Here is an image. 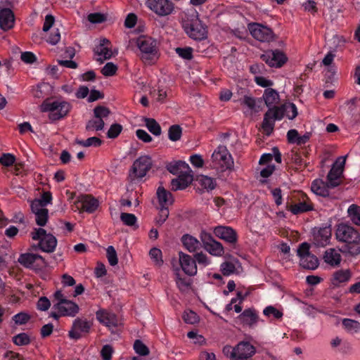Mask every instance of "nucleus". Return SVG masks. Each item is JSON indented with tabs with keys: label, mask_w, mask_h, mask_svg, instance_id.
<instances>
[{
	"label": "nucleus",
	"mask_w": 360,
	"mask_h": 360,
	"mask_svg": "<svg viewBox=\"0 0 360 360\" xmlns=\"http://www.w3.org/2000/svg\"><path fill=\"white\" fill-rule=\"evenodd\" d=\"M261 59L269 67L280 68L288 61V57L279 49L268 50L261 56Z\"/></svg>",
	"instance_id": "12"
},
{
	"label": "nucleus",
	"mask_w": 360,
	"mask_h": 360,
	"mask_svg": "<svg viewBox=\"0 0 360 360\" xmlns=\"http://www.w3.org/2000/svg\"><path fill=\"white\" fill-rule=\"evenodd\" d=\"M182 319L188 324H195L199 321V316L192 310L184 311Z\"/></svg>",
	"instance_id": "43"
},
{
	"label": "nucleus",
	"mask_w": 360,
	"mask_h": 360,
	"mask_svg": "<svg viewBox=\"0 0 360 360\" xmlns=\"http://www.w3.org/2000/svg\"><path fill=\"white\" fill-rule=\"evenodd\" d=\"M122 130V126L120 124H113L110 126L109 130L107 132V136L109 139L117 138Z\"/></svg>",
	"instance_id": "55"
},
{
	"label": "nucleus",
	"mask_w": 360,
	"mask_h": 360,
	"mask_svg": "<svg viewBox=\"0 0 360 360\" xmlns=\"http://www.w3.org/2000/svg\"><path fill=\"white\" fill-rule=\"evenodd\" d=\"M264 316L271 318L273 317L275 319H280L283 317V312L273 306H268L263 310Z\"/></svg>",
	"instance_id": "44"
},
{
	"label": "nucleus",
	"mask_w": 360,
	"mask_h": 360,
	"mask_svg": "<svg viewBox=\"0 0 360 360\" xmlns=\"http://www.w3.org/2000/svg\"><path fill=\"white\" fill-rule=\"evenodd\" d=\"M104 124L103 120L96 118L95 120H91L87 122L86 129L87 131H101L103 129Z\"/></svg>",
	"instance_id": "41"
},
{
	"label": "nucleus",
	"mask_w": 360,
	"mask_h": 360,
	"mask_svg": "<svg viewBox=\"0 0 360 360\" xmlns=\"http://www.w3.org/2000/svg\"><path fill=\"white\" fill-rule=\"evenodd\" d=\"M186 163L183 161H174L168 163L166 166L167 169L173 174H179L182 173L181 172V167H184Z\"/></svg>",
	"instance_id": "46"
},
{
	"label": "nucleus",
	"mask_w": 360,
	"mask_h": 360,
	"mask_svg": "<svg viewBox=\"0 0 360 360\" xmlns=\"http://www.w3.org/2000/svg\"><path fill=\"white\" fill-rule=\"evenodd\" d=\"M200 238L202 243L203 248L210 255L215 257H220L224 253L222 244L217 241L210 233L202 231L200 233Z\"/></svg>",
	"instance_id": "9"
},
{
	"label": "nucleus",
	"mask_w": 360,
	"mask_h": 360,
	"mask_svg": "<svg viewBox=\"0 0 360 360\" xmlns=\"http://www.w3.org/2000/svg\"><path fill=\"white\" fill-rule=\"evenodd\" d=\"M330 225L314 228L313 230V242L316 246L324 247L330 243Z\"/></svg>",
	"instance_id": "17"
},
{
	"label": "nucleus",
	"mask_w": 360,
	"mask_h": 360,
	"mask_svg": "<svg viewBox=\"0 0 360 360\" xmlns=\"http://www.w3.org/2000/svg\"><path fill=\"white\" fill-rule=\"evenodd\" d=\"M77 143L84 147H98L101 145L102 141L96 136L88 138L86 140L78 141Z\"/></svg>",
	"instance_id": "47"
},
{
	"label": "nucleus",
	"mask_w": 360,
	"mask_h": 360,
	"mask_svg": "<svg viewBox=\"0 0 360 360\" xmlns=\"http://www.w3.org/2000/svg\"><path fill=\"white\" fill-rule=\"evenodd\" d=\"M335 237L339 242L345 243L344 252L352 256L360 255V233L354 227L345 223L338 224Z\"/></svg>",
	"instance_id": "2"
},
{
	"label": "nucleus",
	"mask_w": 360,
	"mask_h": 360,
	"mask_svg": "<svg viewBox=\"0 0 360 360\" xmlns=\"http://www.w3.org/2000/svg\"><path fill=\"white\" fill-rule=\"evenodd\" d=\"M262 100L264 101V103L269 109L272 108L274 104L276 103L279 101V95L277 91L271 88H267L264 90Z\"/></svg>",
	"instance_id": "31"
},
{
	"label": "nucleus",
	"mask_w": 360,
	"mask_h": 360,
	"mask_svg": "<svg viewBox=\"0 0 360 360\" xmlns=\"http://www.w3.org/2000/svg\"><path fill=\"white\" fill-rule=\"evenodd\" d=\"M300 265L304 269L314 270L319 266V259L312 254L300 260Z\"/></svg>",
	"instance_id": "33"
},
{
	"label": "nucleus",
	"mask_w": 360,
	"mask_h": 360,
	"mask_svg": "<svg viewBox=\"0 0 360 360\" xmlns=\"http://www.w3.org/2000/svg\"><path fill=\"white\" fill-rule=\"evenodd\" d=\"M134 349L136 354L141 356H146L149 354V349L140 340H136L134 343Z\"/></svg>",
	"instance_id": "48"
},
{
	"label": "nucleus",
	"mask_w": 360,
	"mask_h": 360,
	"mask_svg": "<svg viewBox=\"0 0 360 360\" xmlns=\"http://www.w3.org/2000/svg\"><path fill=\"white\" fill-rule=\"evenodd\" d=\"M148 8L159 16H166L172 13L174 4L169 0H147Z\"/></svg>",
	"instance_id": "14"
},
{
	"label": "nucleus",
	"mask_w": 360,
	"mask_h": 360,
	"mask_svg": "<svg viewBox=\"0 0 360 360\" xmlns=\"http://www.w3.org/2000/svg\"><path fill=\"white\" fill-rule=\"evenodd\" d=\"M184 248L190 252H193L201 246L200 242L195 237L189 235L184 234L181 239Z\"/></svg>",
	"instance_id": "30"
},
{
	"label": "nucleus",
	"mask_w": 360,
	"mask_h": 360,
	"mask_svg": "<svg viewBox=\"0 0 360 360\" xmlns=\"http://www.w3.org/2000/svg\"><path fill=\"white\" fill-rule=\"evenodd\" d=\"M194 257L195 263L198 262L200 265H202L203 266H208L211 263L207 256L202 252L195 254Z\"/></svg>",
	"instance_id": "61"
},
{
	"label": "nucleus",
	"mask_w": 360,
	"mask_h": 360,
	"mask_svg": "<svg viewBox=\"0 0 360 360\" xmlns=\"http://www.w3.org/2000/svg\"><path fill=\"white\" fill-rule=\"evenodd\" d=\"M12 340L18 346H25L30 343V338L25 333H21L13 336Z\"/></svg>",
	"instance_id": "42"
},
{
	"label": "nucleus",
	"mask_w": 360,
	"mask_h": 360,
	"mask_svg": "<svg viewBox=\"0 0 360 360\" xmlns=\"http://www.w3.org/2000/svg\"><path fill=\"white\" fill-rule=\"evenodd\" d=\"M117 66L112 63H107L101 69V73L105 77H110L116 73Z\"/></svg>",
	"instance_id": "56"
},
{
	"label": "nucleus",
	"mask_w": 360,
	"mask_h": 360,
	"mask_svg": "<svg viewBox=\"0 0 360 360\" xmlns=\"http://www.w3.org/2000/svg\"><path fill=\"white\" fill-rule=\"evenodd\" d=\"M211 158L213 166L221 172L231 171L233 168V159L225 146L219 145L214 150Z\"/></svg>",
	"instance_id": "6"
},
{
	"label": "nucleus",
	"mask_w": 360,
	"mask_h": 360,
	"mask_svg": "<svg viewBox=\"0 0 360 360\" xmlns=\"http://www.w3.org/2000/svg\"><path fill=\"white\" fill-rule=\"evenodd\" d=\"M346 162L345 157H339L334 162L332 168L329 171L326 180L328 182V186L331 188H335L339 186L341 183V176L343 172L344 166Z\"/></svg>",
	"instance_id": "11"
},
{
	"label": "nucleus",
	"mask_w": 360,
	"mask_h": 360,
	"mask_svg": "<svg viewBox=\"0 0 360 360\" xmlns=\"http://www.w3.org/2000/svg\"><path fill=\"white\" fill-rule=\"evenodd\" d=\"M112 353V347L109 345H105L101 349V356L103 360H111Z\"/></svg>",
	"instance_id": "63"
},
{
	"label": "nucleus",
	"mask_w": 360,
	"mask_h": 360,
	"mask_svg": "<svg viewBox=\"0 0 360 360\" xmlns=\"http://www.w3.org/2000/svg\"><path fill=\"white\" fill-rule=\"evenodd\" d=\"M149 255L152 259H154L155 263L160 266L163 263L162 259V252L157 248H153L149 252Z\"/></svg>",
	"instance_id": "59"
},
{
	"label": "nucleus",
	"mask_w": 360,
	"mask_h": 360,
	"mask_svg": "<svg viewBox=\"0 0 360 360\" xmlns=\"http://www.w3.org/2000/svg\"><path fill=\"white\" fill-rule=\"evenodd\" d=\"M285 115L289 120L295 119L297 115V108L295 104L290 103L288 105H274L268 109L264 115L262 124V128L266 135H271L274 129L275 121L281 120Z\"/></svg>",
	"instance_id": "1"
},
{
	"label": "nucleus",
	"mask_w": 360,
	"mask_h": 360,
	"mask_svg": "<svg viewBox=\"0 0 360 360\" xmlns=\"http://www.w3.org/2000/svg\"><path fill=\"white\" fill-rule=\"evenodd\" d=\"M71 105L65 101L46 98L40 105L41 112H49V118L52 122L64 118L70 112Z\"/></svg>",
	"instance_id": "3"
},
{
	"label": "nucleus",
	"mask_w": 360,
	"mask_h": 360,
	"mask_svg": "<svg viewBox=\"0 0 360 360\" xmlns=\"http://www.w3.org/2000/svg\"><path fill=\"white\" fill-rule=\"evenodd\" d=\"M20 58L24 63L27 64H32L37 60L36 56L30 51H25L22 53Z\"/></svg>",
	"instance_id": "64"
},
{
	"label": "nucleus",
	"mask_w": 360,
	"mask_h": 360,
	"mask_svg": "<svg viewBox=\"0 0 360 360\" xmlns=\"http://www.w3.org/2000/svg\"><path fill=\"white\" fill-rule=\"evenodd\" d=\"M110 41L105 39H101L99 41V44L96 45L94 49L95 54L103 57V59L101 58L97 59L101 63H103L104 60H108L111 58L112 56V51L110 47Z\"/></svg>",
	"instance_id": "23"
},
{
	"label": "nucleus",
	"mask_w": 360,
	"mask_h": 360,
	"mask_svg": "<svg viewBox=\"0 0 360 360\" xmlns=\"http://www.w3.org/2000/svg\"><path fill=\"white\" fill-rule=\"evenodd\" d=\"M93 323L81 318H77L73 321L72 328L68 333V336L70 339L77 340L82 337L86 335L89 333Z\"/></svg>",
	"instance_id": "13"
},
{
	"label": "nucleus",
	"mask_w": 360,
	"mask_h": 360,
	"mask_svg": "<svg viewBox=\"0 0 360 360\" xmlns=\"http://www.w3.org/2000/svg\"><path fill=\"white\" fill-rule=\"evenodd\" d=\"M238 318L243 325L250 328L255 327L259 320V316L256 311L250 308L245 309Z\"/></svg>",
	"instance_id": "26"
},
{
	"label": "nucleus",
	"mask_w": 360,
	"mask_h": 360,
	"mask_svg": "<svg viewBox=\"0 0 360 360\" xmlns=\"http://www.w3.org/2000/svg\"><path fill=\"white\" fill-rule=\"evenodd\" d=\"M18 262L26 268L41 267L46 265L43 257L33 253L21 254L18 258Z\"/></svg>",
	"instance_id": "20"
},
{
	"label": "nucleus",
	"mask_w": 360,
	"mask_h": 360,
	"mask_svg": "<svg viewBox=\"0 0 360 360\" xmlns=\"http://www.w3.org/2000/svg\"><path fill=\"white\" fill-rule=\"evenodd\" d=\"M145 124L148 131L155 136H160L162 133L161 127L153 118H145Z\"/></svg>",
	"instance_id": "38"
},
{
	"label": "nucleus",
	"mask_w": 360,
	"mask_h": 360,
	"mask_svg": "<svg viewBox=\"0 0 360 360\" xmlns=\"http://www.w3.org/2000/svg\"><path fill=\"white\" fill-rule=\"evenodd\" d=\"M15 17L13 12L8 8L0 10V27L7 31L13 27Z\"/></svg>",
	"instance_id": "24"
},
{
	"label": "nucleus",
	"mask_w": 360,
	"mask_h": 360,
	"mask_svg": "<svg viewBox=\"0 0 360 360\" xmlns=\"http://www.w3.org/2000/svg\"><path fill=\"white\" fill-rule=\"evenodd\" d=\"M221 271L224 276H229L236 270L235 265L231 262H224L221 264Z\"/></svg>",
	"instance_id": "60"
},
{
	"label": "nucleus",
	"mask_w": 360,
	"mask_h": 360,
	"mask_svg": "<svg viewBox=\"0 0 360 360\" xmlns=\"http://www.w3.org/2000/svg\"><path fill=\"white\" fill-rule=\"evenodd\" d=\"M175 51L179 57L184 60H190L193 58V49L190 46L177 47Z\"/></svg>",
	"instance_id": "40"
},
{
	"label": "nucleus",
	"mask_w": 360,
	"mask_h": 360,
	"mask_svg": "<svg viewBox=\"0 0 360 360\" xmlns=\"http://www.w3.org/2000/svg\"><path fill=\"white\" fill-rule=\"evenodd\" d=\"M156 193L160 207H162V205L167 207L169 205L172 204L173 198L172 193L164 187L159 186Z\"/></svg>",
	"instance_id": "32"
},
{
	"label": "nucleus",
	"mask_w": 360,
	"mask_h": 360,
	"mask_svg": "<svg viewBox=\"0 0 360 360\" xmlns=\"http://www.w3.org/2000/svg\"><path fill=\"white\" fill-rule=\"evenodd\" d=\"M49 218V210L46 209L41 212L35 214V221L38 226H44L46 225Z\"/></svg>",
	"instance_id": "54"
},
{
	"label": "nucleus",
	"mask_w": 360,
	"mask_h": 360,
	"mask_svg": "<svg viewBox=\"0 0 360 360\" xmlns=\"http://www.w3.org/2000/svg\"><path fill=\"white\" fill-rule=\"evenodd\" d=\"M323 260L328 264L335 266L341 262V255L338 250L334 248H329L326 250L323 255Z\"/></svg>",
	"instance_id": "28"
},
{
	"label": "nucleus",
	"mask_w": 360,
	"mask_h": 360,
	"mask_svg": "<svg viewBox=\"0 0 360 360\" xmlns=\"http://www.w3.org/2000/svg\"><path fill=\"white\" fill-rule=\"evenodd\" d=\"M236 351V359L234 360H253L252 356L256 352V349L248 341H241L235 347Z\"/></svg>",
	"instance_id": "19"
},
{
	"label": "nucleus",
	"mask_w": 360,
	"mask_h": 360,
	"mask_svg": "<svg viewBox=\"0 0 360 360\" xmlns=\"http://www.w3.org/2000/svg\"><path fill=\"white\" fill-rule=\"evenodd\" d=\"M151 165L150 158L148 156H141L134 162L131 172L135 177L143 178L150 169Z\"/></svg>",
	"instance_id": "15"
},
{
	"label": "nucleus",
	"mask_w": 360,
	"mask_h": 360,
	"mask_svg": "<svg viewBox=\"0 0 360 360\" xmlns=\"http://www.w3.org/2000/svg\"><path fill=\"white\" fill-rule=\"evenodd\" d=\"M310 245L309 243L304 242L301 243L297 250V256L300 257V260H302V258L308 257V255H312L309 252Z\"/></svg>",
	"instance_id": "53"
},
{
	"label": "nucleus",
	"mask_w": 360,
	"mask_h": 360,
	"mask_svg": "<svg viewBox=\"0 0 360 360\" xmlns=\"http://www.w3.org/2000/svg\"><path fill=\"white\" fill-rule=\"evenodd\" d=\"M302 154H304V155H307V153H305L304 150H302L301 152H295L292 155V162L300 167L305 168L307 167V163L303 160Z\"/></svg>",
	"instance_id": "51"
},
{
	"label": "nucleus",
	"mask_w": 360,
	"mask_h": 360,
	"mask_svg": "<svg viewBox=\"0 0 360 360\" xmlns=\"http://www.w3.org/2000/svg\"><path fill=\"white\" fill-rule=\"evenodd\" d=\"M192 181V177L187 173H181L178 177L172 180V189L174 191L185 189Z\"/></svg>",
	"instance_id": "27"
},
{
	"label": "nucleus",
	"mask_w": 360,
	"mask_h": 360,
	"mask_svg": "<svg viewBox=\"0 0 360 360\" xmlns=\"http://www.w3.org/2000/svg\"><path fill=\"white\" fill-rule=\"evenodd\" d=\"M285 208L295 215L314 210L313 205L309 198L302 192L294 193L292 195L291 200L286 202Z\"/></svg>",
	"instance_id": "4"
},
{
	"label": "nucleus",
	"mask_w": 360,
	"mask_h": 360,
	"mask_svg": "<svg viewBox=\"0 0 360 360\" xmlns=\"http://www.w3.org/2000/svg\"><path fill=\"white\" fill-rule=\"evenodd\" d=\"M214 235L225 242L234 245L238 241L236 231L230 226H218L214 229Z\"/></svg>",
	"instance_id": "21"
},
{
	"label": "nucleus",
	"mask_w": 360,
	"mask_h": 360,
	"mask_svg": "<svg viewBox=\"0 0 360 360\" xmlns=\"http://www.w3.org/2000/svg\"><path fill=\"white\" fill-rule=\"evenodd\" d=\"M120 219L124 224L132 226L136 224L137 218L134 214L122 212L120 214Z\"/></svg>",
	"instance_id": "49"
},
{
	"label": "nucleus",
	"mask_w": 360,
	"mask_h": 360,
	"mask_svg": "<svg viewBox=\"0 0 360 360\" xmlns=\"http://www.w3.org/2000/svg\"><path fill=\"white\" fill-rule=\"evenodd\" d=\"M15 161V157L11 153H4L0 157V163L5 167H10L13 165Z\"/></svg>",
	"instance_id": "57"
},
{
	"label": "nucleus",
	"mask_w": 360,
	"mask_h": 360,
	"mask_svg": "<svg viewBox=\"0 0 360 360\" xmlns=\"http://www.w3.org/2000/svg\"><path fill=\"white\" fill-rule=\"evenodd\" d=\"M34 240H39L38 246L43 252L51 253L54 252L57 245L56 238L51 233H47L42 228H35L31 233Z\"/></svg>",
	"instance_id": "7"
},
{
	"label": "nucleus",
	"mask_w": 360,
	"mask_h": 360,
	"mask_svg": "<svg viewBox=\"0 0 360 360\" xmlns=\"http://www.w3.org/2000/svg\"><path fill=\"white\" fill-rule=\"evenodd\" d=\"M352 276V273L349 269L346 270H338L333 274V284L338 285L341 283L347 282Z\"/></svg>",
	"instance_id": "34"
},
{
	"label": "nucleus",
	"mask_w": 360,
	"mask_h": 360,
	"mask_svg": "<svg viewBox=\"0 0 360 360\" xmlns=\"http://www.w3.org/2000/svg\"><path fill=\"white\" fill-rule=\"evenodd\" d=\"M195 19L184 22L183 27L186 33L192 39L200 40L206 37L207 32L201 25L199 20V15L195 10Z\"/></svg>",
	"instance_id": "10"
},
{
	"label": "nucleus",
	"mask_w": 360,
	"mask_h": 360,
	"mask_svg": "<svg viewBox=\"0 0 360 360\" xmlns=\"http://www.w3.org/2000/svg\"><path fill=\"white\" fill-rule=\"evenodd\" d=\"M329 188L328 186V182L325 183L322 180L316 179L311 183V191L322 197H328L330 195Z\"/></svg>",
	"instance_id": "29"
},
{
	"label": "nucleus",
	"mask_w": 360,
	"mask_h": 360,
	"mask_svg": "<svg viewBox=\"0 0 360 360\" xmlns=\"http://www.w3.org/2000/svg\"><path fill=\"white\" fill-rule=\"evenodd\" d=\"M169 213L168 207H160L158 216L156 217V224L159 226L162 225L168 218Z\"/></svg>",
	"instance_id": "52"
},
{
	"label": "nucleus",
	"mask_w": 360,
	"mask_h": 360,
	"mask_svg": "<svg viewBox=\"0 0 360 360\" xmlns=\"http://www.w3.org/2000/svg\"><path fill=\"white\" fill-rule=\"evenodd\" d=\"M97 320L102 324L108 327H116L118 325V319L117 316L107 311L104 309H101L96 313Z\"/></svg>",
	"instance_id": "25"
},
{
	"label": "nucleus",
	"mask_w": 360,
	"mask_h": 360,
	"mask_svg": "<svg viewBox=\"0 0 360 360\" xmlns=\"http://www.w3.org/2000/svg\"><path fill=\"white\" fill-rule=\"evenodd\" d=\"M106 256L111 266H115L118 263L117 252L113 246L110 245L106 249Z\"/></svg>",
	"instance_id": "50"
},
{
	"label": "nucleus",
	"mask_w": 360,
	"mask_h": 360,
	"mask_svg": "<svg viewBox=\"0 0 360 360\" xmlns=\"http://www.w3.org/2000/svg\"><path fill=\"white\" fill-rule=\"evenodd\" d=\"M200 183L204 188L210 191L214 189L217 185L214 179L205 175L200 177Z\"/></svg>",
	"instance_id": "45"
},
{
	"label": "nucleus",
	"mask_w": 360,
	"mask_h": 360,
	"mask_svg": "<svg viewBox=\"0 0 360 360\" xmlns=\"http://www.w3.org/2000/svg\"><path fill=\"white\" fill-rule=\"evenodd\" d=\"M75 205L82 211L92 213L98 208V201L91 195L82 194L77 197Z\"/></svg>",
	"instance_id": "16"
},
{
	"label": "nucleus",
	"mask_w": 360,
	"mask_h": 360,
	"mask_svg": "<svg viewBox=\"0 0 360 360\" xmlns=\"http://www.w3.org/2000/svg\"><path fill=\"white\" fill-rule=\"evenodd\" d=\"M262 98L257 100L253 97L245 96L242 103L247 105L250 110L255 112H258L261 110Z\"/></svg>",
	"instance_id": "35"
},
{
	"label": "nucleus",
	"mask_w": 360,
	"mask_h": 360,
	"mask_svg": "<svg viewBox=\"0 0 360 360\" xmlns=\"http://www.w3.org/2000/svg\"><path fill=\"white\" fill-rule=\"evenodd\" d=\"M182 128L180 125L173 124L168 129V138L172 141H177L181 139Z\"/></svg>",
	"instance_id": "39"
},
{
	"label": "nucleus",
	"mask_w": 360,
	"mask_h": 360,
	"mask_svg": "<svg viewBox=\"0 0 360 360\" xmlns=\"http://www.w3.org/2000/svg\"><path fill=\"white\" fill-rule=\"evenodd\" d=\"M136 46L141 51L143 61L150 62L158 55V41L151 37L141 35L136 39Z\"/></svg>",
	"instance_id": "5"
},
{
	"label": "nucleus",
	"mask_w": 360,
	"mask_h": 360,
	"mask_svg": "<svg viewBox=\"0 0 360 360\" xmlns=\"http://www.w3.org/2000/svg\"><path fill=\"white\" fill-rule=\"evenodd\" d=\"M176 283L181 291H185L190 285V283L185 278L181 277L179 274L176 275Z\"/></svg>",
	"instance_id": "62"
},
{
	"label": "nucleus",
	"mask_w": 360,
	"mask_h": 360,
	"mask_svg": "<svg viewBox=\"0 0 360 360\" xmlns=\"http://www.w3.org/2000/svg\"><path fill=\"white\" fill-rule=\"evenodd\" d=\"M179 259L181 267L186 274L194 276L197 274L195 260L191 255L179 252Z\"/></svg>",
	"instance_id": "22"
},
{
	"label": "nucleus",
	"mask_w": 360,
	"mask_h": 360,
	"mask_svg": "<svg viewBox=\"0 0 360 360\" xmlns=\"http://www.w3.org/2000/svg\"><path fill=\"white\" fill-rule=\"evenodd\" d=\"M342 326L350 333H357L360 331V323L353 319H344Z\"/></svg>",
	"instance_id": "36"
},
{
	"label": "nucleus",
	"mask_w": 360,
	"mask_h": 360,
	"mask_svg": "<svg viewBox=\"0 0 360 360\" xmlns=\"http://www.w3.org/2000/svg\"><path fill=\"white\" fill-rule=\"evenodd\" d=\"M53 309L64 316H75L79 310V306L71 300H63L61 302L53 304Z\"/></svg>",
	"instance_id": "18"
},
{
	"label": "nucleus",
	"mask_w": 360,
	"mask_h": 360,
	"mask_svg": "<svg viewBox=\"0 0 360 360\" xmlns=\"http://www.w3.org/2000/svg\"><path fill=\"white\" fill-rule=\"evenodd\" d=\"M248 30L255 39L263 43L273 41L276 37L271 28L259 22L248 23Z\"/></svg>",
	"instance_id": "8"
},
{
	"label": "nucleus",
	"mask_w": 360,
	"mask_h": 360,
	"mask_svg": "<svg viewBox=\"0 0 360 360\" xmlns=\"http://www.w3.org/2000/svg\"><path fill=\"white\" fill-rule=\"evenodd\" d=\"M348 217L356 225L360 226V207L352 204L347 210Z\"/></svg>",
	"instance_id": "37"
},
{
	"label": "nucleus",
	"mask_w": 360,
	"mask_h": 360,
	"mask_svg": "<svg viewBox=\"0 0 360 360\" xmlns=\"http://www.w3.org/2000/svg\"><path fill=\"white\" fill-rule=\"evenodd\" d=\"M94 114L95 118L103 120V118L107 117L109 115L110 110L104 106L98 105L94 109Z\"/></svg>",
	"instance_id": "58"
}]
</instances>
